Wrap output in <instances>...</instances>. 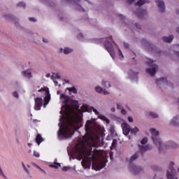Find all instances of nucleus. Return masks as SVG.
Masks as SVG:
<instances>
[{"mask_svg":"<svg viewBox=\"0 0 179 179\" xmlns=\"http://www.w3.org/2000/svg\"><path fill=\"white\" fill-rule=\"evenodd\" d=\"M92 122L90 120L87 121L85 124V131L86 134L83 136V145L82 147H76L77 152L80 155H84V159L81 162V165L86 169H90L91 161H96L97 157L99 156V151L96 149H93L91 147L92 141H93V137L89 132L92 131L91 127Z\"/></svg>","mask_w":179,"mask_h":179,"instance_id":"obj_1","label":"nucleus"},{"mask_svg":"<svg viewBox=\"0 0 179 179\" xmlns=\"http://www.w3.org/2000/svg\"><path fill=\"white\" fill-rule=\"evenodd\" d=\"M73 135V129L69 125L64 124L63 129L60 126L58 131V138L59 140L71 138Z\"/></svg>","mask_w":179,"mask_h":179,"instance_id":"obj_2","label":"nucleus"},{"mask_svg":"<svg viewBox=\"0 0 179 179\" xmlns=\"http://www.w3.org/2000/svg\"><path fill=\"white\" fill-rule=\"evenodd\" d=\"M115 44L114 41L112 39V36H110L108 38H106V41L103 43V45L106 51L109 52L110 57L114 59L115 57V52H114V48L112 46V43Z\"/></svg>","mask_w":179,"mask_h":179,"instance_id":"obj_3","label":"nucleus"},{"mask_svg":"<svg viewBox=\"0 0 179 179\" xmlns=\"http://www.w3.org/2000/svg\"><path fill=\"white\" fill-rule=\"evenodd\" d=\"M150 131H151V134H152V139L153 141L154 144L156 146H158L159 150L161 151V150H162V141L158 138V136L159 135V131H157L155 129H151Z\"/></svg>","mask_w":179,"mask_h":179,"instance_id":"obj_4","label":"nucleus"},{"mask_svg":"<svg viewBox=\"0 0 179 179\" xmlns=\"http://www.w3.org/2000/svg\"><path fill=\"white\" fill-rule=\"evenodd\" d=\"M148 64L151 68L146 69V73L149 74L151 77L154 76L156 73V70L158 69V66L154 64V62L151 59L148 60Z\"/></svg>","mask_w":179,"mask_h":179,"instance_id":"obj_5","label":"nucleus"},{"mask_svg":"<svg viewBox=\"0 0 179 179\" xmlns=\"http://www.w3.org/2000/svg\"><path fill=\"white\" fill-rule=\"evenodd\" d=\"M173 165H174L173 162H171V163H169V166L166 171L167 179H177L175 178V175H176V173H177V172L173 169Z\"/></svg>","mask_w":179,"mask_h":179,"instance_id":"obj_6","label":"nucleus"},{"mask_svg":"<svg viewBox=\"0 0 179 179\" xmlns=\"http://www.w3.org/2000/svg\"><path fill=\"white\" fill-rule=\"evenodd\" d=\"M38 92L41 93V92H45V98L44 99L45 101V104H48L50 100H51V94H50L49 88L45 87V88H41L38 90Z\"/></svg>","mask_w":179,"mask_h":179,"instance_id":"obj_7","label":"nucleus"},{"mask_svg":"<svg viewBox=\"0 0 179 179\" xmlns=\"http://www.w3.org/2000/svg\"><path fill=\"white\" fill-rule=\"evenodd\" d=\"M43 98H36L34 109L36 110H41L43 106Z\"/></svg>","mask_w":179,"mask_h":179,"instance_id":"obj_8","label":"nucleus"},{"mask_svg":"<svg viewBox=\"0 0 179 179\" xmlns=\"http://www.w3.org/2000/svg\"><path fill=\"white\" fill-rule=\"evenodd\" d=\"M130 171L131 172L134 173V175H137L139 174V173H141V171H143V169L139 166L137 167L135 165H130Z\"/></svg>","mask_w":179,"mask_h":179,"instance_id":"obj_9","label":"nucleus"},{"mask_svg":"<svg viewBox=\"0 0 179 179\" xmlns=\"http://www.w3.org/2000/svg\"><path fill=\"white\" fill-rule=\"evenodd\" d=\"M106 166V164L104 161H101L99 164H96V168H94V164H92V169H95L96 171H99L103 169Z\"/></svg>","mask_w":179,"mask_h":179,"instance_id":"obj_10","label":"nucleus"},{"mask_svg":"<svg viewBox=\"0 0 179 179\" xmlns=\"http://www.w3.org/2000/svg\"><path fill=\"white\" fill-rule=\"evenodd\" d=\"M122 131H123V134L125 136H128L129 132L131 131L130 126L127 123H123L122 124Z\"/></svg>","mask_w":179,"mask_h":179,"instance_id":"obj_11","label":"nucleus"},{"mask_svg":"<svg viewBox=\"0 0 179 179\" xmlns=\"http://www.w3.org/2000/svg\"><path fill=\"white\" fill-rule=\"evenodd\" d=\"M60 99H64V101H62V103L64 104L65 106H66V107L69 106V103L70 101L69 96L62 94L60 95Z\"/></svg>","mask_w":179,"mask_h":179,"instance_id":"obj_12","label":"nucleus"},{"mask_svg":"<svg viewBox=\"0 0 179 179\" xmlns=\"http://www.w3.org/2000/svg\"><path fill=\"white\" fill-rule=\"evenodd\" d=\"M137 17L138 18H143L144 15L147 14V10L144 9L139 8L137 12L136 13Z\"/></svg>","mask_w":179,"mask_h":179,"instance_id":"obj_13","label":"nucleus"},{"mask_svg":"<svg viewBox=\"0 0 179 179\" xmlns=\"http://www.w3.org/2000/svg\"><path fill=\"white\" fill-rule=\"evenodd\" d=\"M156 3H157V6H158L160 12L165 11V3L162 1H157Z\"/></svg>","mask_w":179,"mask_h":179,"instance_id":"obj_14","label":"nucleus"},{"mask_svg":"<svg viewBox=\"0 0 179 179\" xmlns=\"http://www.w3.org/2000/svg\"><path fill=\"white\" fill-rule=\"evenodd\" d=\"M96 92L97 93L103 94L104 95H107L109 94V92L106 89H103V87H96Z\"/></svg>","mask_w":179,"mask_h":179,"instance_id":"obj_15","label":"nucleus"},{"mask_svg":"<svg viewBox=\"0 0 179 179\" xmlns=\"http://www.w3.org/2000/svg\"><path fill=\"white\" fill-rule=\"evenodd\" d=\"M171 124L175 127H179V116L175 117L171 121Z\"/></svg>","mask_w":179,"mask_h":179,"instance_id":"obj_16","label":"nucleus"},{"mask_svg":"<svg viewBox=\"0 0 179 179\" xmlns=\"http://www.w3.org/2000/svg\"><path fill=\"white\" fill-rule=\"evenodd\" d=\"M173 40V36H169V37H163L162 38V41L164 42V43H171V41Z\"/></svg>","mask_w":179,"mask_h":179,"instance_id":"obj_17","label":"nucleus"},{"mask_svg":"<svg viewBox=\"0 0 179 179\" xmlns=\"http://www.w3.org/2000/svg\"><path fill=\"white\" fill-rule=\"evenodd\" d=\"M152 148V145H145V147H140V152L141 153H143V152H145L146 150H150Z\"/></svg>","mask_w":179,"mask_h":179,"instance_id":"obj_18","label":"nucleus"},{"mask_svg":"<svg viewBox=\"0 0 179 179\" xmlns=\"http://www.w3.org/2000/svg\"><path fill=\"white\" fill-rule=\"evenodd\" d=\"M43 141V137L41 134H37L36 137V142L38 145H40Z\"/></svg>","mask_w":179,"mask_h":179,"instance_id":"obj_19","label":"nucleus"},{"mask_svg":"<svg viewBox=\"0 0 179 179\" xmlns=\"http://www.w3.org/2000/svg\"><path fill=\"white\" fill-rule=\"evenodd\" d=\"M23 76L27 78H31V73L30 71L27 70V71H24L22 72Z\"/></svg>","mask_w":179,"mask_h":179,"instance_id":"obj_20","label":"nucleus"},{"mask_svg":"<svg viewBox=\"0 0 179 179\" xmlns=\"http://www.w3.org/2000/svg\"><path fill=\"white\" fill-rule=\"evenodd\" d=\"M146 3H148V1L147 0H138V1L137 3H136V6H137L138 7H141Z\"/></svg>","mask_w":179,"mask_h":179,"instance_id":"obj_21","label":"nucleus"},{"mask_svg":"<svg viewBox=\"0 0 179 179\" xmlns=\"http://www.w3.org/2000/svg\"><path fill=\"white\" fill-rule=\"evenodd\" d=\"M156 83L159 85L160 83H166L167 82V78H160L159 79H156L155 80Z\"/></svg>","mask_w":179,"mask_h":179,"instance_id":"obj_22","label":"nucleus"},{"mask_svg":"<svg viewBox=\"0 0 179 179\" xmlns=\"http://www.w3.org/2000/svg\"><path fill=\"white\" fill-rule=\"evenodd\" d=\"M73 2L76 3V8L78 10L85 11V10L81 7V6L80 4H78V3H80V0H73Z\"/></svg>","mask_w":179,"mask_h":179,"instance_id":"obj_23","label":"nucleus"},{"mask_svg":"<svg viewBox=\"0 0 179 179\" xmlns=\"http://www.w3.org/2000/svg\"><path fill=\"white\" fill-rule=\"evenodd\" d=\"M98 117L99 119L102 120L103 121H105L106 122L109 123V120L106 116H104L103 115L99 114L98 115Z\"/></svg>","mask_w":179,"mask_h":179,"instance_id":"obj_24","label":"nucleus"},{"mask_svg":"<svg viewBox=\"0 0 179 179\" xmlns=\"http://www.w3.org/2000/svg\"><path fill=\"white\" fill-rule=\"evenodd\" d=\"M52 79L53 80L54 83H56L55 80H59V79H60V76H59V74L53 73L52 76Z\"/></svg>","mask_w":179,"mask_h":179,"instance_id":"obj_25","label":"nucleus"},{"mask_svg":"<svg viewBox=\"0 0 179 179\" xmlns=\"http://www.w3.org/2000/svg\"><path fill=\"white\" fill-rule=\"evenodd\" d=\"M139 157V152H136L133 156L131 157L130 161L133 162L135 161L137 158Z\"/></svg>","mask_w":179,"mask_h":179,"instance_id":"obj_26","label":"nucleus"},{"mask_svg":"<svg viewBox=\"0 0 179 179\" xmlns=\"http://www.w3.org/2000/svg\"><path fill=\"white\" fill-rule=\"evenodd\" d=\"M50 166L51 168L58 169L59 167L61 166V164H60V163L54 162L53 164H50Z\"/></svg>","mask_w":179,"mask_h":179,"instance_id":"obj_27","label":"nucleus"},{"mask_svg":"<svg viewBox=\"0 0 179 179\" xmlns=\"http://www.w3.org/2000/svg\"><path fill=\"white\" fill-rule=\"evenodd\" d=\"M73 52V50L70 48H65L63 50V52L64 55H69L71 54Z\"/></svg>","mask_w":179,"mask_h":179,"instance_id":"obj_28","label":"nucleus"},{"mask_svg":"<svg viewBox=\"0 0 179 179\" xmlns=\"http://www.w3.org/2000/svg\"><path fill=\"white\" fill-rule=\"evenodd\" d=\"M139 131V129L135 127L134 129H130V132L131 134L136 135V134Z\"/></svg>","mask_w":179,"mask_h":179,"instance_id":"obj_29","label":"nucleus"},{"mask_svg":"<svg viewBox=\"0 0 179 179\" xmlns=\"http://www.w3.org/2000/svg\"><path fill=\"white\" fill-rule=\"evenodd\" d=\"M68 91L71 92H73L74 94L78 93V91L76 90V88H75L74 87H72L71 88H68Z\"/></svg>","mask_w":179,"mask_h":179,"instance_id":"obj_30","label":"nucleus"},{"mask_svg":"<svg viewBox=\"0 0 179 179\" xmlns=\"http://www.w3.org/2000/svg\"><path fill=\"white\" fill-rule=\"evenodd\" d=\"M17 7H20V8H26V3L24 2L17 3Z\"/></svg>","mask_w":179,"mask_h":179,"instance_id":"obj_31","label":"nucleus"},{"mask_svg":"<svg viewBox=\"0 0 179 179\" xmlns=\"http://www.w3.org/2000/svg\"><path fill=\"white\" fill-rule=\"evenodd\" d=\"M149 115H150V117H152V118L158 117V115L154 112H150Z\"/></svg>","mask_w":179,"mask_h":179,"instance_id":"obj_32","label":"nucleus"},{"mask_svg":"<svg viewBox=\"0 0 179 179\" xmlns=\"http://www.w3.org/2000/svg\"><path fill=\"white\" fill-rule=\"evenodd\" d=\"M116 147H117V143L115 142V141H113V142L112 143L111 146H110V150H114Z\"/></svg>","mask_w":179,"mask_h":179,"instance_id":"obj_33","label":"nucleus"},{"mask_svg":"<svg viewBox=\"0 0 179 179\" xmlns=\"http://www.w3.org/2000/svg\"><path fill=\"white\" fill-rule=\"evenodd\" d=\"M22 165L24 168V170L27 173V175H30L29 171L26 168V165H24V164L23 162L22 163Z\"/></svg>","mask_w":179,"mask_h":179,"instance_id":"obj_34","label":"nucleus"},{"mask_svg":"<svg viewBox=\"0 0 179 179\" xmlns=\"http://www.w3.org/2000/svg\"><path fill=\"white\" fill-rule=\"evenodd\" d=\"M147 142H148V138H147L146 137H144V138L141 140V143L142 145H144V144L147 143Z\"/></svg>","mask_w":179,"mask_h":179,"instance_id":"obj_35","label":"nucleus"},{"mask_svg":"<svg viewBox=\"0 0 179 179\" xmlns=\"http://www.w3.org/2000/svg\"><path fill=\"white\" fill-rule=\"evenodd\" d=\"M0 176H2L4 179H6V176L3 173V170H2V169L1 167H0Z\"/></svg>","mask_w":179,"mask_h":179,"instance_id":"obj_36","label":"nucleus"},{"mask_svg":"<svg viewBox=\"0 0 179 179\" xmlns=\"http://www.w3.org/2000/svg\"><path fill=\"white\" fill-rule=\"evenodd\" d=\"M34 156L35 157H36V158H38V157H40V154H38V152L34 151Z\"/></svg>","mask_w":179,"mask_h":179,"instance_id":"obj_37","label":"nucleus"},{"mask_svg":"<svg viewBox=\"0 0 179 179\" xmlns=\"http://www.w3.org/2000/svg\"><path fill=\"white\" fill-rule=\"evenodd\" d=\"M115 131V130L114 129V128L113 127H110V132L111 133V134H114Z\"/></svg>","mask_w":179,"mask_h":179,"instance_id":"obj_38","label":"nucleus"},{"mask_svg":"<svg viewBox=\"0 0 179 179\" xmlns=\"http://www.w3.org/2000/svg\"><path fill=\"white\" fill-rule=\"evenodd\" d=\"M69 169H70L69 167L64 166V167H63L62 171H69Z\"/></svg>","mask_w":179,"mask_h":179,"instance_id":"obj_39","label":"nucleus"},{"mask_svg":"<svg viewBox=\"0 0 179 179\" xmlns=\"http://www.w3.org/2000/svg\"><path fill=\"white\" fill-rule=\"evenodd\" d=\"M93 109V112L95 113V114L99 116V113L97 110H96L95 108H92Z\"/></svg>","mask_w":179,"mask_h":179,"instance_id":"obj_40","label":"nucleus"},{"mask_svg":"<svg viewBox=\"0 0 179 179\" xmlns=\"http://www.w3.org/2000/svg\"><path fill=\"white\" fill-rule=\"evenodd\" d=\"M13 96L15 97V98H18V94L17 92H14L13 94Z\"/></svg>","mask_w":179,"mask_h":179,"instance_id":"obj_41","label":"nucleus"},{"mask_svg":"<svg viewBox=\"0 0 179 179\" xmlns=\"http://www.w3.org/2000/svg\"><path fill=\"white\" fill-rule=\"evenodd\" d=\"M36 167L40 170V171H41V173H45V171L43 169H42L40 166H36Z\"/></svg>","mask_w":179,"mask_h":179,"instance_id":"obj_42","label":"nucleus"},{"mask_svg":"<svg viewBox=\"0 0 179 179\" xmlns=\"http://www.w3.org/2000/svg\"><path fill=\"white\" fill-rule=\"evenodd\" d=\"M128 121H129V122H134V120H133V118H132L131 117H128Z\"/></svg>","mask_w":179,"mask_h":179,"instance_id":"obj_43","label":"nucleus"},{"mask_svg":"<svg viewBox=\"0 0 179 179\" xmlns=\"http://www.w3.org/2000/svg\"><path fill=\"white\" fill-rule=\"evenodd\" d=\"M29 20L30 22H36V19H35L34 17H29Z\"/></svg>","mask_w":179,"mask_h":179,"instance_id":"obj_44","label":"nucleus"},{"mask_svg":"<svg viewBox=\"0 0 179 179\" xmlns=\"http://www.w3.org/2000/svg\"><path fill=\"white\" fill-rule=\"evenodd\" d=\"M118 52H119V55L122 56V58H124V56H123L122 52H121L120 49H118Z\"/></svg>","mask_w":179,"mask_h":179,"instance_id":"obj_45","label":"nucleus"},{"mask_svg":"<svg viewBox=\"0 0 179 179\" xmlns=\"http://www.w3.org/2000/svg\"><path fill=\"white\" fill-rule=\"evenodd\" d=\"M122 114L123 115H127V110H124V109H122Z\"/></svg>","mask_w":179,"mask_h":179,"instance_id":"obj_46","label":"nucleus"},{"mask_svg":"<svg viewBox=\"0 0 179 179\" xmlns=\"http://www.w3.org/2000/svg\"><path fill=\"white\" fill-rule=\"evenodd\" d=\"M136 0H127V2L129 4L132 3L134 1H135Z\"/></svg>","mask_w":179,"mask_h":179,"instance_id":"obj_47","label":"nucleus"},{"mask_svg":"<svg viewBox=\"0 0 179 179\" xmlns=\"http://www.w3.org/2000/svg\"><path fill=\"white\" fill-rule=\"evenodd\" d=\"M124 47H125L126 48H129V44L124 43Z\"/></svg>","mask_w":179,"mask_h":179,"instance_id":"obj_48","label":"nucleus"},{"mask_svg":"<svg viewBox=\"0 0 179 179\" xmlns=\"http://www.w3.org/2000/svg\"><path fill=\"white\" fill-rule=\"evenodd\" d=\"M118 17H120L121 20H124V15H118Z\"/></svg>","mask_w":179,"mask_h":179,"instance_id":"obj_49","label":"nucleus"},{"mask_svg":"<svg viewBox=\"0 0 179 179\" xmlns=\"http://www.w3.org/2000/svg\"><path fill=\"white\" fill-rule=\"evenodd\" d=\"M117 108H118V109H122V106H120L119 104H117Z\"/></svg>","mask_w":179,"mask_h":179,"instance_id":"obj_50","label":"nucleus"},{"mask_svg":"<svg viewBox=\"0 0 179 179\" xmlns=\"http://www.w3.org/2000/svg\"><path fill=\"white\" fill-rule=\"evenodd\" d=\"M106 84V82L105 80H103L102 81V85L105 86Z\"/></svg>","mask_w":179,"mask_h":179,"instance_id":"obj_51","label":"nucleus"},{"mask_svg":"<svg viewBox=\"0 0 179 179\" xmlns=\"http://www.w3.org/2000/svg\"><path fill=\"white\" fill-rule=\"evenodd\" d=\"M136 27L138 28V29H141V26L138 24H136Z\"/></svg>","mask_w":179,"mask_h":179,"instance_id":"obj_52","label":"nucleus"},{"mask_svg":"<svg viewBox=\"0 0 179 179\" xmlns=\"http://www.w3.org/2000/svg\"><path fill=\"white\" fill-rule=\"evenodd\" d=\"M43 43H48V39H44V38H43Z\"/></svg>","mask_w":179,"mask_h":179,"instance_id":"obj_53","label":"nucleus"},{"mask_svg":"<svg viewBox=\"0 0 179 179\" xmlns=\"http://www.w3.org/2000/svg\"><path fill=\"white\" fill-rule=\"evenodd\" d=\"M63 1H64L65 2H67V3L72 1V0H63Z\"/></svg>","mask_w":179,"mask_h":179,"instance_id":"obj_54","label":"nucleus"},{"mask_svg":"<svg viewBox=\"0 0 179 179\" xmlns=\"http://www.w3.org/2000/svg\"><path fill=\"white\" fill-rule=\"evenodd\" d=\"M83 108H85L86 111L87 110V106L83 105Z\"/></svg>","mask_w":179,"mask_h":179,"instance_id":"obj_55","label":"nucleus"},{"mask_svg":"<svg viewBox=\"0 0 179 179\" xmlns=\"http://www.w3.org/2000/svg\"><path fill=\"white\" fill-rule=\"evenodd\" d=\"M50 76V73L46 74V77H47V78H49Z\"/></svg>","mask_w":179,"mask_h":179,"instance_id":"obj_56","label":"nucleus"},{"mask_svg":"<svg viewBox=\"0 0 179 179\" xmlns=\"http://www.w3.org/2000/svg\"><path fill=\"white\" fill-rule=\"evenodd\" d=\"M61 93V91L60 90H58L57 91V94H59Z\"/></svg>","mask_w":179,"mask_h":179,"instance_id":"obj_57","label":"nucleus"},{"mask_svg":"<svg viewBox=\"0 0 179 179\" xmlns=\"http://www.w3.org/2000/svg\"><path fill=\"white\" fill-rule=\"evenodd\" d=\"M176 54L178 55V56L179 57V52H176Z\"/></svg>","mask_w":179,"mask_h":179,"instance_id":"obj_58","label":"nucleus"},{"mask_svg":"<svg viewBox=\"0 0 179 179\" xmlns=\"http://www.w3.org/2000/svg\"><path fill=\"white\" fill-rule=\"evenodd\" d=\"M108 85H109V86H108V87H111V85H110V83L108 84Z\"/></svg>","mask_w":179,"mask_h":179,"instance_id":"obj_59","label":"nucleus"},{"mask_svg":"<svg viewBox=\"0 0 179 179\" xmlns=\"http://www.w3.org/2000/svg\"><path fill=\"white\" fill-rule=\"evenodd\" d=\"M103 40H104L103 38L100 39L101 41H103Z\"/></svg>","mask_w":179,"mask_h":179,"instance_id":"obj_60","label":"nucleus"},{"mask_svg":"<svg viewBox=\"0 0 179 179\" xmlns=\"http://www.w3.org/2000/svg\"><path fill=\"white\" fill-rule=\"evenodd\" d=\"M110 158H111L112 157V154L111 153L110 154Z\"/></svg>","mask_w":179,"mask_h":179,"instance_id":"obj_61","label":"nucleus"},{"mask_svg":"<svg viewBox=\"0 0 179 179\" xmlns=\"http://www.w3.org/2000/svg\"><path fill=\"white\" fill-rule=\"evenodd\" d=\"M177 31L179 33V29L177 30Z\"/></svg>","mask_w":179,"mask_h":179,"instance_id":"obj_62","label":"nucleus"},{"mask_svg":"<svg viewBox=\"0 0 179 179\" xmlns=\"http://www.w3.org/2000/svg\"><path fill=\"white\" fill-rule=\"evenodd\" d=\"M178 172L179 173V168H178Z\"/></svg>","mask_w":179,"mask_h":179,"instance_id":"obj_63","label":"nucleus"},{"mask_svg":"<svg viewBox=\"0 0 179 179\" xmlns=\"http://www.w3.org/2000/svg\"><path fill=\"white\" fill-rule=\"evenodd\" d=\"M178 13H179V10H178Z\"/></svg>","mask_w":179,"mask_h":179,"instance_id":"obj_64","label":"nucleus"}]
</instances>
